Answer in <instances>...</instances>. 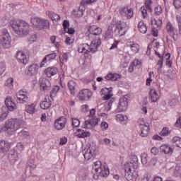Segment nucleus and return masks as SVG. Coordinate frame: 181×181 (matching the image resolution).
<instances>
[{"label": "nucleus", "mask_w": 181, "mask_h": 181, "mask_svg": "<svg viewBox=\"0 0 181 181\" xmlns=\"http://www.w3.org/2000/svg\"><path fill=\"white\" fill-rule=\"evenodd\" d=\"M112 36H114V31L112 26L110 25L105 32L104 40L112 39Z\"/></svg>", "instance_id": "33"}, {"label": "nucleus", "mask_w": 181, "mask_h": 181, "mask_svg": "<svg viewBox=\"0 0 181 181\" xmlns=\"http://www.w3.org/2000/svg\"><path fill=\"white\" fill-rule=\"evenodd\" d=\"M98 175H100L102 177H107L110 175V169L103 165V168L99 170Z\"/></svg>", "instance_id": "34"}, {"label": "nucleus", "mask_w": 181, "mask_h": 181, "mask_svg": "<svg viewBox=\"0 0 181 181\" xmlns=\"http://www.w3.org/2000/svg\"><path fill=\"white\" fill-rule=\"evenodd\" d=\"M23 25V28H20L18 30H14V32L17 33V35H19V36H21L23 37V36H28L29 34V24L28 23H21Z\"/></svg>", "instance_id": "15"}, {"label": "nucleus", "mask_w": 181, "mask_h": 181, "mask_svg": "<svg viewBox=\"0 0 181 181\" xmlns=\"http://www.w3.org/2000/svg\"><path fill=\"white\" fill-rule=\"evenodd\" d=\"M151 25H156V28L158 29L160 28V26H162V20L160 19H155V18H151Z\"/></svg>", "instance_id": "43"}, {"label": "nucleus", "mask_w": 181, "mask_h": 181, "mask_svg": "<svg viewBox=\"0 0 181 181\" xmlns=\"http://www.w3.org/2000/svg\"><path fill=\"white\" fill-rule=\"evenodd\" d=\"M23 23H26V22L23 20H14L11 23V26L13 28V30H18L21 28H23V25H22Z\"/></svg>", "instance_id": "20"}, {"label": "nucleus", "mask_w": 181, "mask_h": 181, "mask_svg": "<svg viewBox=\"0 0 181 181\" xmlns=\"http://www.w3.org/2000/svg\"><path fill=\"white\" fill-rule=\"evenodd\" d=\"M128 46L131 48L133 53H138L139 52V45H138L137 44H135L134 42H129L128 44Z\"/></svg>", "instance_id": "40"}, {"label": "nucleus", "mask_w": 181, "mask_h": 181, "mask_svg": "<svg viewBox=\"0 0 181 181\" xmlns=\"http://www.w3.org/2000/svg\"><path fill=\"white\" fill-rule=\"evenodd\" d=\"M17 100L20 104H25L29 103V96L28 95V92L25 90H20L16 93Z\"/></svg>", "instance_id": "10"}, {"label": "nucleus", "mask_w": 181, "mask_h": 181, "mask_svg": "<svg viewBox=\"0 0 181 181\" xmlns=\"http://www.w3.org/2000/svg\"><path fill=\"white\" fill-rule=\"evenodd\" d=\"M116 119L117 121H120V122H124V121H127V119H128V117L119 114L117 115Z\"/></svg>", "instance_id": "50"}, {"label": "nucleus", "mask_w": 181, "mask_h": 181, "mask_svg": "<svg viewBox=\"0 0 181 181\" xmlns=\"http://www.w3.org/2000/svg\"><path fill=\"white\" fill-rule=\"evenodd\" d=\"M149 97L151 99L152 103H156V101H158V99L159 98V95H158L156 90L150 89Z\"/></svg>", "instance_id": "32"}, {"label": "nucleus", "mask_w": 181, "mask_h": 181, "mask_svg": "<svg viewBox=\"0 0 181 181\" xmlns=\"http://www.w3.org/2000/svg\"><path fill=\"white\" fill-rule=\"evenodd\" d=\"M39 82L42 91L48 93V91L52 90V83H50V81H49V79L46 78H40Z\"/></svg>", "instance_id": "12"}, {"label": "nucleus", "mask_w": 181, "mask_h": 181, "mask_svg": "<svg viewBox=\"0 0 181 181\" xmlns=\"http://www.w3.org/2000/svg\"><path fill=\"white\" fill-rule=\"evenodd\" d=\"M57 56V54H56V53L49 54L45 56V58L42 59L40 66L43 67L45 66V63H46V62H50V60H54V59H56Z\"/></svg>", "instance_id": "26"}, {"label": "nucleus", "mask_w": 181, "mask_h": 181, "mask_svg": "<svg viewBox=\"0 0 181 181\" xmlns=\"http://www.w3.org/2000/svg\"><path fill=\"white\" fill-rule=\"evenodd\" d=\"M8 114H9V112L8 110L4 112H1L0 113V122H2L3 121H5L6 119V117H8Z\"/></svg>", "instance_id": "48"}, {"label": "nucleus", "mask_w": 181, "mask_h": 181, "mask_svg": "<svg viewBox=\"0 0 181 181\" xmlns=\"http://www.w3.org/2000/svg\"><path fill=\"white\" fill-rule=\"evenodd\" d=\"M44 71L46 74L47 77L50 78L52 76H55V74H57L59 69H57L56 67H48Z\"/></svg>", "instance_id": "24"}, {"label": "nucleus", "mask_w": 181, "mask_h": 181, "mask_svg": "<svg viewBox=\"0 0 181 181\" xmlns=\"http://www.w3.org/2000/svg\"><path fill=\"white\" fill-rule=\"evenodd\" d=\"M166 31L168 35L173 37V40L177 39V30L175 28V25L168 21L166 24Z\"/></svg>", "instance_id": "8"}, {"label": "nucleus", "mask_w": 181, "mask_h": 181, "mask_svg": "<svg viewBox=\"0 0 181 181\" xmlns=\"http://www.w3.org/2000/svg\"><path fill=\"white\" fill-rule=\"evenodd\" d=\"M68 88H69L71 95L76 94V90L77 88V83L74 81H70L68 83Z\"/></svg>", "instance_id": "31"}, {"label": "nucleus", "mask_w": 181, "mask_h": 181, "mask_svg": "<svg viewBox=\"0 0 181 181\" xmlns=\"http://www.w3.org/2000/svg\"><path fill=\"white\" fill-rule=\"evenodd\" d=\"M76 131L78 132L77 134L78 138H86V136H90L91 135L90 132H86L81 129H78Z\"/></svg>", "instance_id": "36"}, {"label": "nucleus", "mask_w": 181, "mask_h": 181, "mask_svg": "<svg viewBox=\"0 0 181 181\" xmlns=\"http://www.w3.org/2000/svg\"><path fill=\"white\" fill-rule=\"evenodd\" d=\"M152 0H146L145 1V6L144 8H146V9H148V11L152 13Z\"/></svg>", "instance_id": "46"}, {"label": "nucleus", "mask_w": 181, "mask_h": 181, "mask_svg": "<svg viewBox=\"0 0 181 181\" xmlns=\"http://www.w3.org/2000/svg\"><path fill=\"white\" fill-rule=\"evenodd\" d=\"M118 78H121V76L117 74H108L105 76L106 80H108V81L111 80V81H117Z\"/></svg>", "instance_id": "37"}, {"label": "nucleus", "mask_w": 181, "mask_h": 181, "mask_svg": "<svg viewBox=\"0 0 181 181\" xmlns=\"http://www.w3.org/2000/svg\"><path fill=\"white\" fill-rule=\"evenodd\" d=\"M73 15L75 18H81L83 15V9L81 7H79L78 9H76L73 11Z\"/></svg>", "instance_id": "41"}, {"label": "nucleus", "mask_w": 181, "mask_h": 181, "mask_svg": "<svg viewBox=\"0 0 181 181\" xmlns=\"http://www.w3.org/2000/svg\"><path fill=\"white\" fill-rule=\"evenodd\" d=\"M9 151V143L4 140H0V152L5 153Z\"/></svg>", "instance_id": "29"}, {"label": "nucleus", "mask_w": 181, "mask_h": 181, "mask_svg": "<svg viewBox=\"0 0 181 181\" xmlns=\"http://www.w3.org/2000/svg\"><path fill=\"white\" fill-rule=\"evenodd\" d=\"M138 157L134 156L133 158H130V160L125 163L124 170H125V178L128 181H135L138 178Z\"/></svg>", "instance_id": "1"}, {"label": "nucleus", "mask_w": 181, "mask_h": 181, "mask_svg": "<svg viewBox=\"0 0 181 181\" xmlns=\"http://www.w3.org/2000/svg\"><path fill=\"white\" fill-rule=\"evenodd\" d=\"M127 108H128V96L125 95L119 98L117 110V112H122L126 111Z\"/></svg>", "instance_id": "9"}, {"label": "nucleus", "mask_w": 181, "mask_h": 181, "mask_svg": "<svg viewBox=\"0 0 181 181\" xmlns=\"http://www.w3.org/2000/svg\"><path fill=\"white\" fill-rule=\"evenodd\" d=\"M16 57L18 62L23 64H26L29 62V57L23 51L17 52Z\"/></svg>", "instance_id": "17"}, {"label": "nucleus", "mask_w": 181, "mask_h": 181, "mask_svg": "<svg viewBox=\"0 0 181 181\" xmlns=\"http://www.w3.org/2000/svg\"><path fill=\"white\" fill-rule=\"evenodd\" d=\"M141 163L143 165H145L146 166H148V154L146 153H142L141 156Z\"/></svg>", "instance_id": "47"}, {"label": "nucleus", "mask_w": 181, "mask_h": 181, "mask_svg": "<svg viewBox=\"0 0 181 181\" xmlns=\"http://www.w3.org/2000/svg\"><path fill=\"white\" fill-rule=\"evenodd\" d=\"M139 30L141 32V33H146V30L148 29L146 28V25L144 24V22L141 21L139 23Z\"/></svg>", "instance_id": "44"}, {"label": "nucleus", "mask_w": 181, "mask_h": 181, "mask_svg": "<svg viewBox=\"0 0 181 181\" xmlns=\"http://www.w3.org/2000/svg\"><path fill=\"white\" fill-rule=\"evenodd\" d=\"M154 14L156 16H159V15H161L162 14V7H160V6L156 7L154 9Z\"/></svg>", "instance_id": "54"}, {"label": "nucleus", "mask_w": 181, "mask_h": 181, "mask_svg": "<svg viewBox=\"0 0 181 181\" xmlns=\"http://www.w3.org/2000/svg\"><path fill=\"white\" fill-rule=\"evenodd\" d=\"M5 86H7L9 88H13V78H9L7 79Z\"/></svg>", "instance_id": "53"}, {"label": "nucleus", "mask_w": 181, "mask_h": 181, "mask_svg": "<svg viewBox=\"0 0 181 181\" xmlns=\"http://www.w3.org/2000/svg\"><path fill=\"white\" fill-rule=\"evenodd\" d=\"M80 125V120L78 119L72 118V126L77 128Z\"/></svg>", "instance_id": "57"}, {"label": "nucleus", "mask_w": 181, "mask_h": 181, "mask_svg": "<svg viewBox=\"0 0 181 181\" xmlns=\"http://www.w3.org/2000/svg\"><path fill=\"white\" fill-rule=\"evenodd\" d=\"M160 151L163 153L172 155L173 153V148L168 144H164L160 146Z\"/></svg>", "instance_id": "25"}, {"label": "nucleus", "mask_w": 181, "mask_h": 181, "mask_svg": "<svg viewBox=\"0 0 181 181\" xmlns=\"http://www.w3.org/2000/svg\"><path fill=\"white\" fill-rule=\"evenodd\" d=\"M60 90V87L59 86H55L50 92V97H54L57 92Z\"/></svg>", "instance_id": "51"}, {"label": "nucleus", "mask_w": 181, "mask_h": 181, "mask_svg": "<svg viewBox=\"0 0 181 181\" xmlns=\"http://www.w3.org/2000/svg\"><path fill=\"white\" fill-rule=\"evenodd\" d=\"M8 158L9 159L10 163H11V165H13V163H15V162H16V160L19 159V156L18 155V153H15L13 151H11L8 153Z\"/></svg>", "instance_id": "27"}, {"label": "nucleus", "mask_w": 181, "mask_h": 181, "mask_svg": "<svg viewBox=\"0 0 181 181\" xmlns=\"http://www.w3.org/2000/svg\"><path fill=\"white\" fill-rule=\"evenodd\" d=\"M4 103L5 105L9 111H13V110H16V104L12 100V98L10 96H7L6 98Z\"/></svg>", "instance_id": "18"}, {"label": "nucleus", "mask_w": 181, "mask_h": 181, "mask_svg": "<svg viewBox=\"0 0 181 181\" xmlns=\"http://www.w3.org/2000/svg\"><path fill=\"white\" fill-rule=\"evenodd\" d=\"M99 122L100 118H93L89 120H86L82 126V128H85L86 129H93V128H94Z\"/></svg>", "instance_id": "13"}, {"label": "nucleus", "mask_w": 181, "mask_h": 181, "mask_svg": "<svg viewBox=\"0 0 181 181\" xmlns=\"http://www.w3.org/2000/svg\"><path fill=\"white\" fill-rule=\"evenodd\" d=\"M146 7H145V6H143L141 7L140 8V11L142 14V16L144 18V19H145V18H146V16H148V11H146Z\"/></svg>", "instance_id": "52"}, {"label": "nucleus", "mask_w": 181, "mask_h": 181, "mask_svg": "<svg viewBox=\"0 0 181 181\" xmlns=\"http://www.w3.org/2000/svg\"><path fill=\"white\" fill-rule=\"evenodd\" d=\"M52 106V101L50 100H44L40 103V107L42 110H49Z\"/></svg>", "instance_id": "38"}, {"label": "nucleus", "mask_w": 181, "mask_h": 181, "mask_svg": "<svg viewBox=\"0 0 181 181\" xmlns=\"http://www.w3.org/2000/svg\"><path fill=\"white\" fill-rule=\"evenodd\" d=\"M173 145L177 146V148H181V138L179 136H175L171 140Z\"/></svg>", "instance_id": "39"}, {"label": "nucleus", "mask_w": 181, "mask_h": 181, "mask_svg": "<svg viewBox=\"0 0 181 181\" xmlns=\"http://www.w3.org/2000/svg\"><path fill=\"white\" fill-rule=\"evenodd\" d=\"M100 128H102V129H107L108 128V123L106 122H103L100 124Z\"/></svg>", "instance_id": "64"}, {"label": "nucleus", "mask_w": 181, "mask_h": 181, "mask_svg": "<svg viewBox=\"0 0 181 181\" xmlns=\"http://www.w3.org/2000/svg\"><path fill=\"white\" fill-rule=\"evenodd\" d=\"M39 70V66L36 64H33L30 66H28V76H35L37 74V71Z\"/></svg>", "instance_id": "23"}, {"label": "nucleus", "mask_w": 181, "mask_h": 181, "mask_svg": "<svg viewBox=\"0 0 181 181\" xmlns=\"http://www.w3.org/2000/svg\"><path fill=\"white\" fill-rule=\"evenodd\" d=\"M173 4L176 9L181 8V0H174Z\"/></svg>", "instance_id": "59"}, {"label": "nucleus", "mask_w": 181, "mask_h": 181, "mask_svg": "<svg viewBox=\"0 0 181 181\" xmlns=\"http://www.w3.org/2000/svg\"><path fill=\"white\" fill-rule=\"evenodd\" d=\"M1 42L4 49H9L11 47V35H9L8 30H2Z\"/></svg>", "instance_id": "5"}, {"label": "nucleus", "mask_w": 181, "mask_h": 181, "mask_svg": "<svg viewBox=\"0 0 181 181\" xmlns=\"http://www.w3.org/2000/svg\"><path fill=\"white\" fill-rule=\"evenodd\" d=\"M50 40L53 45H54L55 47H59L60 45L59 44V42H56V36L52 35L50 37Z\"/></svg>", "instance_id": "55"}, {"label": "nucleus", "mask_w": 181, "mask_h": 181, "mask_svg": "<svg viewBox=\"0 0 181 181\" xmlns=\"http://www.w3.org/2000/svg\"><path fill=\"white\" fill-rule=\"evenodd\" d=\"M23 25V28H20L18 30H14V32L17 33V35H19V36H21L23 37V36H28L29 34V24L28 23H21Z\"/></svg>", "instance_id": "14"}, {"label": "nucleus", "mask_w": 181, "mask_h": 181, "mask_svg": "<svg viewBox=\"0 0 181 181\" xmlns=\"http://www.w3.org/2000/svg\"><path fill=\"white\" fill-rule=\"evenodd\" d=\"M25 122L21 119H8L6 121L4 129L8 135H13L20 128H23Z\"/></svg>", "instance_id": "2"}, {"label": "nucleus", "mask_w": 181, "mask_h": 181, "mask_svg": "<svg viewBox=\"0 0 181 181\" xmlns=\"http://www.w3.org/2000/svg\"><path fill=\"white\" fill-rule=\"evenodd\" d=\"M102 145H110L111 144V139L105 138L100 141Z\"/></svg>", "instance_id": "58"}, {"label": "nucleus", "mask_w": 181, "mask_h": 181, "mask_svg": "<svg viewBox=\"0 0 181 181\" xmlns=\"http://www.w3.org/2000/svg\"><path fill=\"white\" fill-rule=\"evenodd\" d=\"M138 125H139L141 129V136L145 138L149 134V123L145 122L144 119H139L137 121Z\"/></svg>", "instance_id": "6"}, {"label": "nucleus", "mask_w": 181, "mask_h": 181, "mask_svg": "<svg viewBox=\"0 0 181 181\" xmlns=\"http://www.w3.org/2000/svg\"><path fill=\"white\" fill-rule=\"evenodd\" d=\"M95 1H97V0H82L81 2V6H84V5H86V4H93V3L95 2Z\"/></svg>", "instance_id": "56"}, {"label": "nucleus", "mask_w": 181, "mask_h": 181, "mask_svg": "<svg viewBox=\"0 0 181 181\" xmlns=\"http://www.w3.org/2000/svg\"><path fill=\"white\" fill-rule=\"evenodd\" d=\"M127 32H128V26L127 24L122 23L121 21L117 23L115 30V33H116L117 36H124Z\"/></svg>", "instance_id": "7"}, {"label": "nucleus", "mask_w": 181, "mask_h": 181, "mask_svg": "<svg viewBox=\"0 0 181 181\" xmlns=\"http://www.w3.org/2000/svg\"><path fill=\"white\" fill-rule=\"evenodd\" d=\"M151 32H152L153 36H154L155 37H158V28L156 27L153 28V29H151Z\"/></svg>", "instance_id": "63"}, {"label": "nucleus", "mask_w": 181, "mask_h": 181, "mask_svg": "<svg viewBox=\"0 0 181 181\" xmlns=\"http://www.w3.org/2000/svg\"><path fill=\"white\" fill-rule=\"evenodd\" d=\"M95 41H92L90 43V45H89V52H91L92 53H94L95 52H97L98 47L97 44H95Z\"/></svg>", "instance_id": "45"}, {"label": "nucleus", "mask_w": 181, "mask_h": 181, "mask_svg": "<svg viewBox=\"0 0 181 181\" xmlns=\"http://www.w3.org/2000/svg\"><path fill=\"white\" fill-rule=\"evenodd\" d=\"M79 100L84 101L91 97V91L88 89H83L78 93Z\"/></svg>", "instance_id": "19"}, {"label": "nucleus", "mask_w": 181, "mask_h": 181, "mask_svg": "<svg viewBox=\"0 0 181 181\" xmlns=\"http://www.w3.org/2000/svg\"><path fill=\"white\" fill-rule=\"evenodd\" d=\"M78 53H84L88 54L90 53V45L87 43L81 44L78 46Z\"/></svg>", "instance_id": "22"}, {"label": "nucleus", "mask_w": 181, "mask_h": 181, "mask_svg": "<svg viewBox=\"0 0 181 181\" xmlns=\"http://www.w3.org/2000/svg\"><path fill=\"white\" fill-rule=\"evenodd\" d=\"M4 71H5V63L0 62V76H2Z\"/></svg>", "instance_id": "62"}, {"label": "nucleus", "mask_w": 181, "mask_h": 181, "mask_svg": "<svg viewBox=\"0 0 181 181\" xmlns=\"http://www.w3.org/2000/svg\"><path fill=\"white\" fill-rule=\"evenodd\" d=\"M29 133L26 131H21L18 133V136H24V138H28V136H29Z\"/></svg>", "instance_id": "61"}, {"label": "nucleus", "mask_w": 181, "mask_h": 181, "mask_svg": "<svg viewBox=\"0 0 181 181\" xmlns=\"http://www.w3.org/2000/svg\"><path fill=\"white\" fill-rule=\"evenodd\" d=\"M170 131H169V128L168 127H163L160 134L161 136H168V135H170Z\"/></svg>", "instance_id": "49"}, {"label": "nucleus", "mask_w": 181, "mask_h": 181, "mask_svg": "<svg viewBox=\"0 0 181 181\" xmlns=\"http://www.w3.org/2000/svg\"><path fill=\"white\" fill-rule=\"evenodd\" d=\"M111 91H112V88H104L100 90V95H104L103 97V100H110L112 94H111Z\"/></svg>", "instance_id": "21"}, {"label": "nucleus", "mask_w": 181, "mask_h": 181, "mask_svg": "<svg viewBox=\"0 0 181 181\" xmlns=\"http://www.w3.org/2000/svg\"><path fill=\"white\" fill-rule=\"evenodd\" d=\"M103 166H104V165H103L101 163V161L98 160L94 163V171L96 172L97 173L100 170V169L103 168Z\"/></svg>", "instance_id": "42"}, {"label": "nucleus", "mask_w": 181, "mask_h": 181, "mask_svg": "<svg viewBox=\"0 0 181 181\" xmlns=\"http://www.w3.org/2000/svg\"><path fill=\"white\" fill-rule=\"evenodd\" d=\"M119 13L122 18H127V19H132L134 18V9L128 7L119 9Z\"/></svg>", "instance_id": "11"}, {"label": "nucleus", "mask_w": 181, "mask_h": 181, "mask_svg": "<svg viewBox=\"0 0 181 181\" xmlns=\"http://www.w3.org/2000/svg\"><path fill=\"white\" fill-rule=\"evenodd\" d=\"M83 153L86 160H90V159H92V158H95V155H97L95 146L90 145L89 146H87L83 151Z\"/></svg>", "instance_id": "4"}, {"label": "nucleus", "mask_w": 181, "mask_h": 181, "mask_svg": "<svg viewBox=\"0 0 181 181\" xmlns=\"http://www.w3.org/2000/svg\"><path fill=\"white\" fill-rule=\"evenodd\" d=\"M66 123L67 119L64 117H61L58 119L55 120L54 127L58 131H62V129L66 127Z\"/></svg>", "instance_id": "16"}, {"label": "nucleus", "mask_w": 181, "mask_h": 181, "mask_svg": "<svg viewBox=\"0 0 181 181\" xmlns=\"http://www.w3.org/2000/svg\"><path fill=\"white\" fill-rule=\"evenodd\" d=\"M62 25L65 32H67V28L70 26V23L69 21L64 20Z\"/></svg>", "instance_id": "60"}, {"label": "nucleus", "mask_w": 181, "mask_h": 181, "mask_svg": "<svg viewBox=\"0 0 181 181\" xmlns=\"http://www.w3.org/2000/svg\"><path fill=\"white\" fill-rule=\"evenodd\" d=\"M90 33H92V35H101L103 33V29L100 27H97V25H92L89 28Z\"/></svg>", "instance_id": "30"}, {"label": "nucleus", "mask_w": 181, "mask_h": 181, "mask_svg": "<svg viewBox=\"0 0 181 181\" xmlns=\"http://www.w3.org/2000/svg\"><path fill=\"white\" fill-rule=\"evenodd\" d=\"M48 16L52 21L54 25H57L59 21L60 20V16L57 13L52 11H48Z\"/></svg>", "instance_id": "28"}, {"label": "nucleus", "mask_w": 181, "mask_h": 181, "mask_svg": "<svg viewBox=\"0 0 181 181\" xmlns=\"http://www.w3.org/2000/svg\"><path fill=\"white\" fill-rule=\"evenodd\" d=\"M25 111L28 114H35L37 110H36V105L34 103L30 105H27L25 106Z\"/></svg>", "instance_id": "35"}, {"label": "nucleus", "mask_w": 181, "mask_h": 181, "mask_svg": "<svg viewBox=\"0 0 181 181\" xmlns=\"http://www.w3.org/2000/svg\"><path fill=\"white\" fill-rule=\"evenodd\" d=\"M31 23L34 28H37V29H47L50 26V23L48 20L37 17L31 19Z\"/></svg>", "instance_id": "3"}]
</instances>
